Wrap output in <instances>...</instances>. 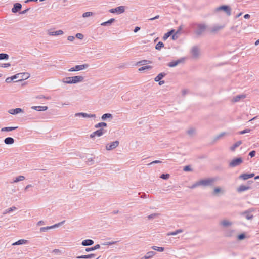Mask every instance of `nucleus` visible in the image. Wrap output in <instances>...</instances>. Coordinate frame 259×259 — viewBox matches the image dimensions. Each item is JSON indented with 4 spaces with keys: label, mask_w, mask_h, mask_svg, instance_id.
<instances>
[{
    "label": "nucleus",
    "mask_w": 259,
    "mask_h": 259,
    "mask_svg": "<svg viewBox=\"0 0 259 259\" xmlns=\"http://www.w3.org/2000/svg\"><path fill=\"white\" fill-rule=\"evenodd\" d=\"M192 27L195 30V33L197 36H200L205 31L207 26L204 23H193Z\"/></svg>",
    "instance_id": "1"
},
{
    "label": "nucleus",
    "mask_w": 259,
    "mask_h": 259,
    "mask_svg": "<svg viewBox=\"0 0 259 259\" xmlns=\"http://www.w3.org/2000/svg\"><path fill=\"white\" fill-rule=\"evenodd\" d=\"M214 182V180L213 179H202L200 180L199 181L196 182L195 183L193 184L190 188L194 189L197 187L199 186H203L204 187L211 186L212 185L213 182Z\"/></svg>",
    "instance_id": "2"
},
{
    "label": "nucleus",
    "mask_w": 259,
    "mask_h": 259,
    "mask_svg": "<svg viewBox=\"0 0 259 259\" xmlns=\"http://www.w3.org/2000/svg\"><path fill=\"white\" fill-rule=\"evenodd\" d=\"M84 77L81 76L67 77L63 79V82L67 84H74L82 82Z\"/></svg>",
    "instance_id": "3"
},
{
    "label": "nucleus",
    "mask_w": 259,
    "mask_h": 259,
    "mask_svg": "<svg viewBox=\"0 0 259 259\" xmlns=\"http://www.w3.org/2000/svg\"><path fill=\"white\" fill-rule=\"evenodd\" d=\"M22 76V79H19L18 81H20L23 80H25L28 79L30 77V74L29 73H17L11 77H9L6 78V82L7 83H10L12 82L14 79L17 78H19V76Z\"/></svg>",
    "instance_id": "4"
},
{
    "label": "nucleus",
    "mask_w": 259,
    "mask_h": 259,
    "mask_svg": "<svg viewBox=\"0 0 259 259\" xmlns=\"http://www.w3.org/2000/svg\"><path fill=\"white\" fill-rule=\"evenodd\" d=\"M220 11H224L228 16H230L231 15V9L228 5H221L215 8V11L219 12Z\"/></svg>",
    "instance_id": "5"
},
{
    "label": "nucleus",
    "mask_w": 259,
    "mask_h": 259,
    "mask_svg": "<svg viewBox=\"0 0 259 259\" xmlns=\"http://www.w3.org/2000/svg\"><path fill=\"white\" fill-rule=\"evenodd\" d=\"M242 162L243 159L241 157H236L230 162L229 166L233 168L240 165Z\"/></svg>",
    "instance_id": "6"
},
{
    "label": "nucleus",
    "mask_w": 259,
    "mask_h": 259,
    "mask_svg": "<svg viewBox=\"0 0 259 259\" xmlns=\"http://www.w3.org/2000/svg\"><path fill=\"white\" fill-rule=\"evenodd\" d=\"M125 7L123 6H120L115 8L111 9L109 10V12L111 13H117V14H120L125 12Z\"/></svg>",
    "instance_id": "7"
},
{
    "label": "nucleus",
    "mask_w": 259,
    "mask_h": 259,
    "mask_svg": "<svg viewBox=\"0 0 259 259\" xmlns=\"http://www.w3.org/2000/svg\"><path fill=\"white\" fill-rule=\"evenodd\" d=\"M253 211V208H249V209L241 212L240 214L244 216L247 220H251L253 218V215L251 214V212Z\"/></svg>",
    "instance_id": "8"
},
{
    "label": "nucleus",
    "mask_w": 259,
    "mask_h": 259,
    "mask_svg": "<svg viewBox=\"0 0 259 259\" xmlns=\"http://www.w3.org/2000/svg\"><path fill=\"white\" fill-rule=\"evenodd\" d=\"M89 66L88 64H84L80 65H76L68 70L69 72L78 71L87 68Z\"/></svg>",
    "instance_id": "9"
},
{
    "label": "nucleus",
    "mask_w": 259,
    "mask_h": 259,
    "mask_svg": "<svg viewBox=\"0 0 259 259\" xmlns=\"http://www.w3.org/2000/svg\"><path fill=\"white\" fill-rule=\"evenodd\" d=\"M65 221L64 220L61 222H59L57 224H55L54 225L51 226H47V227H41L40 228V232H46L48 231V230H50L51 229L55 228L56 227H58L62 225H63L65 223Z\"/></svg>",
    "instance_id": "10"
},
{
    "label": "nucleus",
    "mask_w": 259,
    "mask_h": 259,
    "mask_svg": "<svg viewBox=\"0 0 259 259\" xmlns=\"http://www.w3.org/2000/svg\"><path fill=\"white\" fill-rule=\"evenodd\" d=\"M106 132V130H104L103 128H100V129L94 132L93 133H92L90 135V137L91 138H93L95 136L100 137V136H102Z\"/></svg>",
    "instance_id": "11"
},
{
    "label": "nucleus",
    "mask_w": 259,
    "mask_h": 259,
    "mask_svg": "<svg viewBox=\"0 0 259 259\" xmlns=\"http://www.w3.org/2000/svg\"><path fill=\"white\" fill-rule=\"evenodd\" d=\"M119 144V142L117 140L111 143H108L106 146V149L108 151L112 150L118 147Z\"/></svg>",
    "instance_id": "12"
},
{
    "label": "nucleus",
    "mask_w": 259,
    "mask_h": 259,
    "mask_svg": "<svg viewBox=\"0 0 259 259\" xmlns=\"http://www.w3.org/2000/svg\"><path fill=\"white\" fill-rule=\"evenodd\" d=\"M185 58H181L177 60L171 61L168 63L167 65L169 67H174L178 65V64L183 63L184 62Z\"/></svg>",
    "instance_id": "13"
},
{
    "label": "nucleus",
    "mask_w": 259,
    "mask_h": 259,
    "mask_svg": "<svg viewBox=\"0 0 259 259\" xmlns=\"http://www.w3.org/2000/svg\"><path fill=\"white\" fill-rule=\"evenodd\" d=\"M192 57L194 58H197L199 55V49L197 46H193L191 51Z\"/></svg>",
    "instance_id": "14"
},
{
    "label": "nucleus",
    "mask_w": 259,
    "mask_h": 259,
    "mask_svg": "<svg viewBox=\"0 0 259 259\" xmlns=\"http://www.w3.org/2000/svg\"><path fill=\"white\" fill-rule=\"evenodd\" d=\"M75 117H84V118H87V117H89V118H91V117H93V118H95L96 117V115L94 114H89L88 113H83V112H79V113H76L75 114Z\"/></svg>",
    "instance_id": "15"
},
{
    "label": "nucleus",
    "mask_w": 259,
    "mask_h": 259,
    "mask_svg": "<svg viewBox=\"0 0 259 259\" xmlns=\"http://www.w3.org/2000/svg\"><path fill=\"white\" fill-rule=\"evenodd\" d=\"M22 8V5L20 3H16L14 4L13 7L12 9V12L14 13H16L19 12Z\"/></svg>",
    "instance_id": "16"
},
{
    "label": "nucleus",
    "mask_w": 259,
    "mask_h": 259,
    "mask_svg": "<svg viewBox=\"0 0 259 259\" xmlns=\"http://www.w3.org/2000/svg\"><path fill=\"white\" fill-rule=\"evenodd\" d=\"M254 176V173H250V174H243L241 175H240L238 177L239 179H242L243 180H247L249 178H252Z\"/></svg>",
    "instance_id": "17"
},
{
    "label": "nucleus",
    "mask_w": 259,
    "mask_h": 259,
    "mask_svg": "<svg viewBox=\"0 0 259 259\" xmlns=\"http://www.w3.org/2000/svg\"><path fill=\"white\" fill-rule=\"evenodd\" d=\"M251 189V187L249 186H245L244 185H241L239 187L237 188V192L238 193H241L242 192L245 191L246 190H249Z\"/></svg>",
    "instance_id": "18"
},
{
    "label": "nucleus",
    "mask_w": 259,
    "mask_h": 259,
    "mask_svg": "<svg viewBox=\"0 0 259 259\" xmlns=\"http://www.w3.org/2000/svg\"><path fill=\"white\" fill-rule=\"evenodd\" d=\"M96 255L94 253H91L87 255H82L80 256H78L76 257V258L78 259H90L92 258L95 257Z\"/></svg>",
    "instance_id": "19"
},
{
    "label": "nucleus",
    "mask_w": 259,
    "mask_h": 259,
    "mask_svg": "<svg viewBox=\"0 0 259 259\" xmlns=\"http://www.w3.org/2000/svg\"><path fill=\"white\" fill-rule=\"evenodd\" d=\"M225 25H214L211 28L210 31L212 33H215L217 31L223 29Z\"/></svg>",
    "instance_id": "20"
},
{
    "label": "nucleus",
    "mask_w": 259,
    "mask_h": 259,
    "mask_svg": "<svg viewBox=\"0 0 259 259\" xmlns=\"http://www.w3.org/2000/svg\"><path fill=\"white\" fill-rule=\"evenodd\" d=\"M23 112V109L21 108H20L10 109L8 111L9 113H10L11 114H13V115H15V114H18L19 113H21Z\"/></svg>",
    "instance_id": "21"
},
{
    "label": "nucleus",
    "mask_w": 259,
    "mask_h": 259,
    "mask_svg": "<svg viewBox=\"0 0 259 259\" xmlns=\"http://www.w3.org/2000/svg\"><path fill=\"white\" fill-rule=\"evenodd\" d=\"M94 242L91 239H85L82 241L81 245L84 246H91L94 244Z\"/></svg>",
    "instance_id": "22"
},
{
    "label": "nucleus",
    "mask_w": 259,
    "mask_h": 259,
    "mask_svg": "<svg viewBox=\"0 0 259 259\" xmlns=\"http://www.w3.org/2000/svg\"><path fill=\"white\" fill-rule=\"evenodd\" d=\"M32 109L38 111H46L48 109L47 106H32L31 107Z\"/></svg>",
    "instance_id": "23"
},
{
    "label": "nucleus",
    "mask_w": 259,
    "mask_h": 259,
    "mask_svg": "<svg viewBox=\"0 0 259 259\" xmlns=\"http://www.w3.org/2000/svg\"><path fill=\"white\" fill-rule=\"evenodd\" d=\"M4 141L6 145H12L14 143L15 140L12 137H7L4 139Z\"/></svg>",
    "instance_id": "24"
},
{
    "label": "nucleus",
    "mask_w": 259,
    "mask_h": 259,
    "mask_svg": "<svg viewBox=\"0 0 259 259\" xmlns=\"http://www.w3.org/2000/svg\"><path fill=\"white\" fill-rule=\"evenodd\" d=\"M115 21V20L114 18H111L110 19L108 20L107 21L104 22L101 24V26H109L111 25L112 23L114 22Z\"/></svg>",
    "instance_id": "25"
},
{
    "label": "nucleus",
    "mask_w": 259,
    "mask_h": 259,
    "mask_svg": "<svg viewBox=\"0 0 259 259\" xmlns=\"http://www.w3.org/2000/svg\"><path fill=\"white\" fill-rule=\"evenodd\" d=\"M166 73L164 72H161L157 75L156 77L154 78V80L156 82L160 81L161 80L164 76H165Z\"/></svg>",
    "instance_id": "26"
},
{
    "label": "nucleus",
    "mask_w": 259,
    "mask_h": 259,
    "mask_svg": "<svg viewBox=\"0 0 259 259\" xmlns=\"http://www.w3.org/2000/svg\"><path fill=\"white\" fill-rule=\"evenodd\" d=\"M246 97L245 95H238L234 97L232 101L234 102H237L240 101L241 99H244Z\"/></svg>",
    "instance_id": "27"
},
{
    "label": "nucleus",
    "mask_w": 259,
    "mask_h": 259,
    "mask_svg": "<svg viewBox=\"0 0 259 259\" xmlns=\"http://www.w3.org/2000/svg\"><path fill=\"white\" fill-rule=\"evenodd\" d=\"M175 30L174 29H171L168 32L166 33L162 38L163 40H166L170 35H171L175 32Z\"/></svg>",
    "instance_id": "28"
},
{
    "label": "nucleus",
    "mask_w": 259,
    "mask_h": 259,
    "mask_svg": "<svg viewBox=\"0 0 259 259\" xmlns=\"http://www.w3.org/2000/svg\"><path fill=\"white\" fill-rule=\"evenodd\" d=\"M49 34L50 35H52V36L59 35L63 34V31L61 30H57V31H55L50 32L49 33Z\"/></svg>",
    "instance_id": "29"
},
{
    "label": "nucleus",
    "mask_w": 259,
    "mask_h": 259,
    "mask_svg": "<svg viewBox=\"0 0 259 259\" xmlns=\"http://www.w3.org/2000/svg\"><path fill=\"white\" fill-rule=\"evenodd\" d=\"M18 128L17 126H11V127H5L1 129L2 132H10L16 130Z\"/></svg>",
    "instance_id": "30"
},
{
    "label": "nucleus",
    "mask_w": 259,
    "mask_h": 259,
    "mask_svg": "<svg viewBox=\"0 0 259 259\" xmlns=\"http://www.w3.org/2000/svg\"><path fill=\"white\" fill-rule=\"evenodd\" d=\"M242 144L241 141H238L234 143L231 147L230 150L231 151H234L236 148L239 147Z\"/></svg>",
    "instance_id": "31"
},
{
    "label": "nucleus",
    "mask_w": 259,
    "mask_h": 259,
    "mask_svg": "<svg viewBox=\"0 0 259 259\" xmlns=\"http://www.w3.org/2000/svg\"><path fill=\"white\" fill-rule=\"evenodd\" d=\"M107 118L112 119L113 118L112 114L110 113H105L101 117V119L103 120H106Z\"/></svg>",
    "instance_id": "32"
},
{
    "label": "nucleus",
    "mask_w": 259,
    "mask_h": 259,
    "mask_svg": "<svg viewBox=\"0 0 259 259\" xmlns=\"http://www.w3.org/2000/svg\"><path fill=\"white\" fill-rule=\"evenodd\" d=\"M100 248V245L99 244H96V245H95L94 246H93L92 247L86 248L85 251L90 252L91 251H94V250L99 249Z\"/></svg>",
    "instance_id": "33"
},
{
    "label": "nucleus",
    "mask_w": 259,
    "mask_h": 259,
    "mask_svg": "<svg viewBox=\"0 0 259 259\" xmlns=\"http://www.w3.org/2000/svg\"><path fill=\"white\" fill-rule=\"evenodd\" d=\"M27 242V241L26 240H25V239H20V240H18L17 241L13 243L12 244V245H22V244H25Z\"/></svg>",
    "instance_id": "34"
},
{
    "label": "nucleus",
    "mask_w": 259,
    "mask_h": 259,
    "mask_svg": "<svg viewBox=\"0 0 259 259\" xmlns=\"http://www.w3.org/2000/svg\"><path fill=\"white\" fill-rule=\"evenodd\" d=\"M220 224L224 227H228L231 225L232 223L229 221L224 220L220 222Z\"/></svg>",
    "instance_id": "35"
},
{
    "label": "nucleus",
    "mask_w": 259,
    "mask_h": 259,
    "mask_svg": "<svg viewBox=\"0 0 259 259\" xmlns=\"http://www.w3.org/2000/svg\"><path fill=\"white\" fill-rule=\"evenodd\" d=\"M25 179V177L23 176H19L15 178V180H13V181L12 182L13 183H17L19 181H21L23 180H24Z\"/></svg>",
    "instance_id": "36"
},
{
    "label": "nucleus",
    "mask_w": 259,
    "mask_h": 259,
    "mask_svg": "<svg viewBox=\"0 0 259 259\" xmlns=\"http://www.w3.org/2000/svg\"><path fill=\"white\" fill-rule=\"evenodd\" d=\"M17 209V208L16 207L13 206L12 207H10L8 209L5 210L3 212V214L4 215H5L8 213H10V212L13 211V210H16Z\"/></svg>",
    "instance_id": "37"
},
{
    "label": "nucleus",
    "mask_w": 259,
    "mask_h": 259,
    "mask_svg": "<svg viewBox=\"0 0 259 259\" xmlns=\"http://www.w3.org/2000/svg\"><path fill=\"white\" fill-rule=\"evenodd\" d=\"M107 123L105 122H99L95 125V128H100V127H107Z\"/></svg>",
    "instance_id": "38"
},
{
    "label": "nucleus",
    "mask_w": 259,
    "mask_h": 259,
    "mask_svg": "<svg viewBox=\"0 0 259 259\" xmlns=\"http://www.w3.org/2000/svg\"><path fill=\"white\" fill-rule=\"evenodd\" d=\"M187 133L190 136H193L195 133V129L191 127L189 128L187 131Z\"/></svg>",
    "instance_id": "39"
},
{
    "label": "nucleus",
    "mask_w": 259,
    "mask_h": 259,
    "mask_svg": "<svg viewBox=\"0 0 259 259\" xmlns=\"http://www.w3.org/2000/svg\"><path fill=\"white\" fill-rule=\"evenodd\" d=\"M234 230H228L225 233V236L226 237H231L233 236Z\"/></svg>",
    "instance_id": "40"
},
{
    "label": "nucleus",
    "mask_w": 259,
    "mask_h": 259,
    "mask_svg": "<svg viewBox=\"0 0 259 259\" xmlns=\"http://www.w3.org/2000/svg\"><path fill=\"white\" fill-rule=\"evenodd\" d=\"M9 55L6 53L0 54V60H8L9 59Z\"/></svg>",
    "instance_id": "41"
},
{
    "label": "nucleus",
    "mask_w": 259,
    "mask_h": 259,
    "mask_svg": "<svg viewBox=\"0 0 259 259\" xmlns=\"http://www.w3.org/2000/svg\"><path fill=\"white\" fill-rule=\"evenodd\" d=\"M163 47L164 44L161 41H159L156 45L155 49L157 50H160Z\"/></svg>",
    "instance_id": "42"
},
{
    "label": "nucleus",
    "mask_w": 259,
    "mask_h": 259,
    "mask_svg": "<svg viewBox=\"0 0 259 259\" xmlns=\"http://www.w3.org/2000/svg\"><path fill=\"white\" fill-rule=\"evenodd\" d=\"M152 248L154 250H156L159 252H162L164 250V248L163 247H157L156 246H153L152 247Z\"/></svg>",
    "instance_id": "43"
},
{
    "label": "nucleus",
    "mask_w": 259,
    "mask_h": 259,
    "mask_svg": "<svg viewBox=\"0 0 259 259\" xmlns=\"http://www.w3.org/2000/svg\"><path fill=\"white\" fill-rule=\"evenodd\" d=\"M156 254V252L154 251H149L146 253L145 254L147 257L150 259L152 258L155 254Z\"/></svg>",
    "instance_id": "44"
},
{
    "label": "nucleus",
    "mask_w": 259,
    "mask_h": 259,
    "mask_svg": "<svg viewBox=\"0 0 259 259\" xmlns=\"http://www.w3.org/2000/svg\"><path fill=\"white\" fill-rule=\"evenodd\" d=\"M227 135V133L226 132H222L219 134L218 135H217L215 138L214 140L217 141L222 138V137L225 136Z\"/></svg>",
    "instance_id": "45"
},
{
    "label": "nucleus",
    "mask_w": 259,
    "mask_h": 259,
    "mask_svg": "<svg viewBox=\"0 0 259 259\" xmlns=\"http://www.w3.org/2000/svg\"><path fill=\"white\" fill-rule=\"evenodd\" d=\"M152 63L151 61L147 60H143L138 62V63L141 65H143L146 64H149V63Z\"/></svg>",
    "instance_id": "46"
},
{
    "label": "nucleus",
    "mask_w": 259,
    "mask_h": 259,
    "mask_svg": "<svg viewBox=\"0 0 259 259\" xmlns=\"http://www.w3.org/2000/svg\"><path fill=\"white\" fill-rule=\"evenodd\" d=\"M170 177L169 174H163L161 175L160 178L163 180H167Z\"/></svg>",
    "instance_id": "47"
},
{
    "label": "nucleus",
    "mask_w": 259,
    "mask_h": 259,
    "mask_svg": "<svg viewBox=\"0 0 259 259\" xmlns=\"http://www.w3.org/2000/svg\"><path fill=\"white\" fill-rule=\"evenodd\" d=\"M159 214L158 213H152L150 215H149L147 218L149 220H151V219H154V218H157L159 216Z\"/></svg>",
    "instance_id": "48"
},
{
    "label": "nucleus",
    "mask_w": 259,
    "mask_h": 259,
    "mask_svg": "<svg viewBox=\"0 0 259 259\" xmlns=\"http://www.w3.org/2000/svg\"><path fill=\"white\" fill-rule=\"evenodd\" d=\"M152 68V67L151 66L147 65V66L141 67V68H140L139 69V70L141 71L145 70L146 69H151Z\"/></svg>",
    "instance_id": "49"
},
{
    "label": "nucleus",
    "mask_w": 259,
    "mask_h": 259,
    "mask_svg": "<svg viewBox=\"0 0 259 259\" xmlns=\"http://www.w3.org/2000/svg\"><path fill=\"white\" fill-rule=\"evenodd\" d=\"M93 14V13L92 12H87L84 13L82 14V17L84 18L92 16Z\"/></svg>",
    "instance_id": "50"
},
{
    "label": "nucleus",
    "mask_w": 259,
    "mask_h": 259,
    "mask_svg": "<svg viewBox=\"0 0 259 259\" xmlns=\"http://www.w3.org/2000/svg\"><path fill=\"white\" fill-rule=\"evenodd\" d=\"M246 237V235L244 233H241L238 235L237 238L239 240H242L245 239Z\"/></svg>",
    "instance_id": "51"
},
{
    "label": "nucleus",
    "mask_w": 259,
    "mask_h": 259,
    "mask_svg": "<svg viewBox=\"0 0 259 259\" xmlns=\"http://www.w3.org/2000/svg\"><path fill=\"white\" fill-rule=\"evenodd\" d=\"M183 170L185 171H191L192 169L190 165H186L184 167Z\"/></svg>",
    "instance_id": "52"
},
{
    "label": "nucleus",
    "mask_w": 259,
    "mask_h": 259,
    "mask_svg": "<svg viewBox=\"0 0 259 259\" xmlns=\"http://www.w3.org/2000/svg\"><path fill=\"white\" fill-rule=\"evenodd\" d=\"M250 131H251V130L249 129V128L245 129V130H244L243 131H240L239 132V134H240V135H243V134H244L245 133L250 132Z\"/></svg>",
    "instance_id": "53"
},
{
    "label": "nucleus",
    "mask_w": 259,
    "mask_h": 259,
    "mask_svg": "<svg viewBox=\"0 0 259 259\" xmlns=\"http://www.w3.org/2000/svg\"><path fill=\"white\" fill-rule=\"evenodd\" d=\"M10 66H11V64L9 63L0 64V67H3V68L8 67H10Z\"/></svg>",
    "instance_id": "54"
},
{
    "label": "nucleus",
    "mask_w": 259,
    "mask_h": 259,
    "mask_svg": "<svg viewBox=\"0 0 259 259\" xmlns=\"http://www.w3.org/2000/svg\"><path fill=\"white\" fill-rule=\"evenodd\" d=\"M76 37L79 39H82L83 38V35L81 33H78L75 35Z\"/></svg>",
    "instance_id": "55"
},
{
    "label": "nucleus",
    "mask_w": 259,
    "mask_h": 259,
    "mask_svg": "<svg viewBox=\"0 0 259 259\" xmlns=\"http://www.w3.org/2000/svg\"><path fill=\"white\" fill-rule=\"evenodd\" d=\"M256 152L254 150H252L250 151L249 153V156H250L251 158L253 157L255 155Z\"/></svg>",
    "instance_id": "56"
},
{
    "label": "nucleus",
    "mask_w": 259,
    "mask_h": 259,
    "mask_svg": "<svg viewBox=\"0 0 259 259\" xmlns=\"http://www.w3.org/2000/svg\"><path fill=\"white\" fill-rule=\"evenodd\" d=\"M178 234V233L177 232V230H176L175 231H174V232H169L167 234V236H170V235H176Z\"/></svg>",
    "instance_id": "57"
},
{
    "label": "nucleus",
    "mask_w": 259,
    "mask_h": 259,
    "mask_svg": "<svg viewBox=\"0 0 259 259\" xmlns=\"http://www.w3.org/2000/svg\"><path fill=\"white\" fill-rule=\"evenodd\" d=\"M221 191V188L219 187H216L214 189L213 193L214 194H217L218 193H219Z\"/></svg>",
    "instance_id": "58"
},
{
    "label": "nucleus",
    "mask_w": 259,
    "mask_h": 259,
    "mask_svg": "<svg viewBox=\"0 0 259 259\" xmlns=\"http://www.w3.org/2000/svg\"><path fill=\"white\" fill-rule=\"evenodd\" d=\"M36 98L37 99H42V98H45V99H49L50 98L49 97H46L45 96H44V95H40L36 97Z\"/></svg>",
    "instance_id": "59"
},
{
    "label": "nucleus",
    "mask_w": 259,
    "mask_h": 259,
    "mask_svg": "<svg viewBox=\"0 0 259 259\" xmlns=\"http://www.w3.org/2000/svg\"><path fill=\"white\" fill-rule=\"evenodd\" d=\"M161 162H162L161 161H159V160H154V161L151 162L149 164L150 165V164H153L161 163Z\"/></svg>",
    "instance_id": "60"
},
{
    "label": "nucleus",
    "mask_w": 259,
    "mask_h": 259,
    "mask_svg": "<svg viewBox=\"0 0 259 259\" xmlns=\"http://www.w3.org/2000/svg\"><path fill=\"white\" fill-rule=\"evenodd\" d=\"M177 34L178 33H176V32L175 34H172L171 37L172 40H175L178 38V36L177 35Z\"/></svg>",
    "instance_id": "61"
},
{
    "label": "nucleus",
    "mask_w": 259,
    "mask_h": 259,
    "mask_svg": "<svg viewBox=\"0 0 259 259\" xmlns=\"http://www.w3.org/2000/svg\"><path fill=\"white\" fill-rule=\"evenodd\" d=\"M75 39V37L73 36H69L67 38L68 40L69 41H73Z\"/></svg>",
    "instance_id": "62"
},
{
    "label": "nucleus",
    "mask_w": 259,
    "mask_h": 259,
    "mask_svg": "<svg viewBox=\"0 0 259 259\" xmlns=\"http://www.w3.org/2000/svg\"><path fill=\"white\" fill-rule=\"evenodd\" d=\"M30 8H27V9H26L21 11L20 12V14H24L26 13L30 10Z\"/></svg>",
    "instance_id": "63"
},
{
    "label": "nucleus",
    "mask_w": 259,
    "mask_h": 259,
    "mask_svg": "<svg viewBox=\"0 0 259 259\" xmlns=\"http://www.w3.org/2000/svg\"><path fill=\"white\" fill-rule=\"evenodd\" d=\"M141 29V28L140 27H138V26H136L135 27L134 29V32L135 33H136L139 30H140Z\"/></svg>",
    "instance_id": "64"
}]
</instances>
